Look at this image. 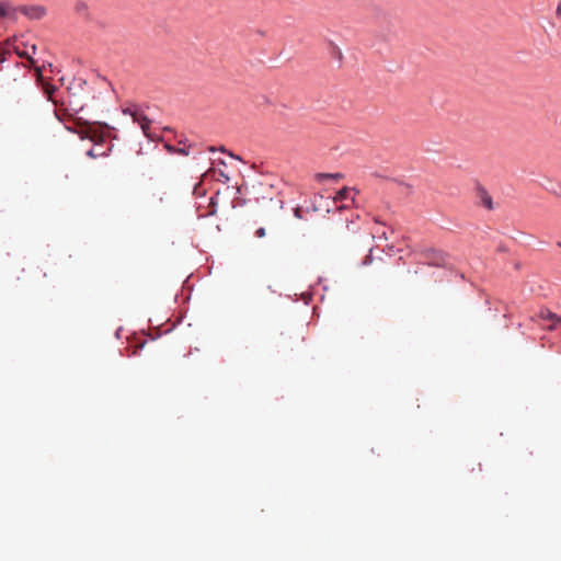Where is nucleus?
I'll return each mask as SVG.
<instances>
[{"instance_id": "9d476101", "label": "nucleus", "mask_w": 561, "mask_h": 561, "mask_svg": "<svg viewBox=\"0 0 561 561\" xmlns=\"http://www.w3.org/2000/svg\"><path fill=\"white\" fill-rule=\"evenodd\" d=\"M111 150V147L107 148V150H99L96 148H92L90 149L87 154L91 158H98V157H103V156H106L107 154V151Z\"/></svg>"}, {"instance_id": "2eb2a0df", "label": "nucleus", "mask_w": 561, "mask_h": 561, "mask_svg": "<svg viewBox=\"0 0 561 561\" xmlns=\"http://www.w3.org/2000/svg\"><path fill=\"white\" fill-rule=\"evenodd\" d=\"M16 54L20 56V57H26L32 64H34V60L28 57V55L26 53H23V51H19L16 50Z\"/></svg>"}, {"instance_id": "412c9836", "label": "nucleus", "mask_w": 561, "mask_h": 561, "mask_svg": "<svg viewBox=\"0 0 561 561\" xmlns=\"http://www.w3.org/2000/svg\"><path fill=\"white\" fill-rule=\"evenodd\" d=\"M4 51L2 53V58H1V61L5 60V57H4Z\"/></svg>"}, {"instance_id": "7ed1b4c3", "label": "nucleus", "mask_w": 561, "mask_h": 561, "mask_svg": "<svg viewBox=\"0 0 561 561\" xmlns=\"http://www.w3.org/2000/svg\"><path fill=\"white\" fill-rule=\"evenodd\" d=\"M21 12L31 19L39 20L46 14V10L43 7H23Z\"/></svg>"}, {"instance_id": "6ab92c4d", "label": "nucleus", "mask_w": 561, "mask_h": 561, "mask_svg": "<svg viewBox=\"0 0 561 561\" xmlns=\"http://www.w3.org/2000/svg\"><path fill=\"white\" fill-rule=\"evenodd\" d=\"M37 75H38V78H41V77H42V72H41V70H39V69H37Z\"/></svg>"}, {"instance_id": "dca6fc26", "label": "nucleus", "mask_w": 561, "mask_h": 561, "mask_svg": "<svg viewBox=\"0 0 561 561\" xmlns=\"http://www.w3.org/2000/svg\"><path fill=\"white\" fill-rule=\"evenodd\" d=\"M300 213H301V209H300L299 207L295 208L294 214H295V216H296L297 218H301Z\"/></svg>"}, {"instance_id": "4be33fe9", "label": "nucleus", "mask_w": 561, "mask_h": 561, "mask_svg": "<svg viewBox=\"0 0 561 561\" xmlns=\"http://www.w3.org/2000/svg\"><path fill=\"white\" fill-rule=\"evenodd\" d=\"M557 244H558V247H560V248H561V242H558Z\"/></svg>"}, {"instance_id": "f03ea898", "label": "nucleus", "mask_w": 561, "mask_h": 561, "mask_svg": "<svg viewBox=\"0 0 561 561\" xmlns=\"http://www.w3.org/2000/svg\"><path fill=\"white\" fill-rule=\"evenodd\" d=\"M124 114H129L133 118V121L137 124H139L142 133L146 135V136H150L149 134V129H150V124H151V121L138 108H126L123 111Z\"/></svg>"}, {"instance_id": "ddd939ff", "label": "nucleus", "mask_w": 561, "mask_h": 561, "mask_svg": "<svg viewBox=\"0 0 561 561\" xmlns=\"http://www.w3.org/2000/svg\"><path fill=\"white\" fill-rule=\"evenodd\" d=\"M255 236L257 238H263L265 237V229L264 228H259L256 231H255Z\"/></svg>"}, {"instance_id": "a211bd4d", "label": "nucleus", "mask_w": 561, "mask_h": 561, "mask_svg": "<svg viewBox=\"0 0 561 561\" xmlns=\"http://www.w3.org/2000/svg\"><path fill=\"white\" fill-rule=\"evenodd\" d=\"M557 14H558V15H561V3H560V4L558 5V8H557Z\"/></svg>"}, {"instance_id": "aec40b11", "label": "nucleus", "mask_w": 561, "mask_h": 561, "mask_svg": "<svg viewBox=\"0 0 561 561\" xmlns=\"http://www.w3.org/2000/svg\"><path fill=\"white\" fill-rule=\"evenodd\" d=\"M35 50H36V46H35V45H33V46H32V51H33V53H35Z\"/></svg>"}, {"instance_id": "1a4fd4ad", "label": "nucleus", "mask_w": 561, "mask_h": 561, "mask_svg": "<svg viewBox=\"0 0 561 561\" xmlns=\"http://www.w3.org/2000/svg\"><path fill=\"white\" fill-rule=\"evenodd\" d=\"M480 198L484 207H486L488 209L493 208L492 197L485 191H481Z\"/></svg>"}, {"instance_id": "f3484780", "label": "nucleus", "mask_w": 561, "mask_h": 561, "mask_svg": "<svg viewBox=\"0 0 561 561\" xmlns=\"http://www.w3.org/2000/svg\"><path fill=\"white\" fill-rule=\"evenodd\" d=\"M371 262V256L370 255H367L364 260V264H368Z\"/></svg>"}, {"instance_id": "f8f14e48", "label": "nucleus", "mask_w": 561, "mask_h": 561, "mask_svg": "<svg viewBox=\"0 0 561 561\" xmlns=\"http://www.w3.org/2000/svg\"><path fill=\"white\" fill-rule=\"evenodd\" d=\"M375 233L377 234V237L379 239H385L387 240L388 239V234H387V231L386 230H382L381 232H379L378 230L375 231Z\"/></svg>"}, {"instance_id": "423d86ee", "label": "nucleus", "mask_w": 561, "mask_h": 561, "mask_svg": "<svg viewBox=\"0 0 561 561\" xmlns=\"http://www.w3.org/2000/svg\"><path fill=\"white\" fill-rule=\"evenodd\" d=\"M539 317L543 321H556L561 327V317H559L557 313L551 312L550 310L540 311Z\"/></svg>"}, {"instance_id": "20e7f679", "label": "nucleus", "mask_w": 561, "mask_h": 561, "mask_svg": "<svg viewBox=\"0 0 561 561\" xmlns=\"http://www.w3.org/2000/svg\"><path fill=\"white\" fill-rule=\"evenodd\" d=\"M75 12L83 18H90V8L85 1H77L75 3Z\"/></svg>"}, {"instance_id": "0eeeda50", "label": "nucleus", "mask_w": 561, "mask_h": 561, "mask_svg": "<svg viewBox=\"0 0 561 561\" xmlns=\"http://www.w3.org/2000/svg\"><path fill=\"white\" fill-rule=\"evenodd\" d=\"M343 178V174L341 173H317L316 180L321 182L323 180H341Z\"/></svg>"}, {"instance_id": "4468645a", "label": "nucleus", "mask_w": 561, "mask_h": 561, "mask_svg": "<svg viewBox=\"0 0 561 561\" xmlns=\"http://www.w3.org/2000/svg\"><path fill=\"white\" fill-rule=\"evenodd\" d=\"M548 322H549V324L547 325L548 330H554L559 325V323L556 321H548Z\"/></svg>"}, {"instance_id": "f257e3e1", "label": "nucleus", "mask_w": 561, "mask_h": 561, "mask_svg": "<svg viewBox=\"0 0 561 561\" xmlns=\"http://www.w3.org/2000/svg\"><path fill=\"white\" fill-rule=\"evenodd\" d=\"M78 125L79 129L77 130V134L81 138H88L91 141H93L96 146H99L104 140V136L101 133H99L94 126L88 123H79Z\"/></svg>"}, {"instance_id": "6e6552de", "label": "nucleus", "mask_w": 561, "mask_h": 561, "mask_svg": "<svg viewBox=\"0 0 561 561\" xmlns=\"http://www.w3.org/2000/svg\"><path fill=\"white\" fill-rule=\"evenodd\" d=\"M353 192V188H350V187H343L342 190H340L335 197H334V201L335 202H342L344 199H347L350 197V195L352 194Z\"/></svg>"}, {"instance_id": "9b49d317", "label": "nucleus", "mask_w": 561, "mask_h": 561, "mask_svg": "<svg viewBox=\"0 0 561 561\" xmlns=\"http://www.w3.org/2000/svg\"><path fill=\"white\" fill-rule=\"evenodd\" d=\"M44 90H45V93L48 95V98L51 99V94L55 91V88L53 85L48 84L44 88Z\"/></svg>"}, {"instance_id": "39448f33", "label": "nucleus", "mask_w": 561, "mask_h": 561, "mask_svg": "<svg viewBox=\"0 0 561 561\" xmlns=\"http://www.w3.org/2000/svg\"><path fill=\"white\" fill-rule=\"evenodd\" d=\"M0 18L15 19V9L9 2H0Z\"/></svg>"}]
</instances>
